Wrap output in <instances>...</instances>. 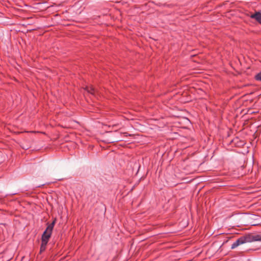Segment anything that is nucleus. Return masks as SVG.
<instances>
[{
	"instance_id": "obj_1",
	"label": "nucleus",
	"mask_w": 261,
	"mask_h": 261,
	"mask_svg": "<svg viewBox=\"0 0 261 261\" xmlns=\"http://www.w3.org/2000/svg\"><path fill=\"white\" fill-rule=\"evenodd\" d=\"M56 222V219H55L50 224H49L46 227L45 230L44 231L41 237V242H45L48 243L49 238L51 237L53 228Z\"/></svg>"
},
{
	"instance_id": "obj_2",
	"label": "nucleus",
	"mask_w": 261,
	"mask_h": 261,
	"mask_svg": "<svg viewBox=\"0 0 261 261\" xmlns=\"http://www.w3.org/2000/svg\"><path fill=\"white\" fill-rule=\"evenodd\" d=\"M250 17V18H251L252 19H254L259 24H261V12L260 11L255 12L254 13L252 14Z\"/></svg>"
},
{
	"instance_id": "obj_3",
	"label": "nucleus",
	"mask_w": 261,
	"mask_h": 261,
	"mask_svg": "<svg viewBox=\"0 0 261 261\" xmlns=\"http://www.w3.org/2000/svg\"><path fill=\"white\" fill-rule=\"evenodd\" d=\"M245 243V240L243 238H240L238 239L236 241L233 242V243L232 244L231 248L234 249L238 247V246L243 244Z\"/></svg>"
},
{
	"instance_id": "obj_4",
	"label": "nucleus",
	"mask_w": 261,
	"mask_h": 261,
	"mask_svg": "<svg viewBox=\"0 0 261 261\" xmlns=\"http://www.w3.org/2000/svg\"><path fill=\"white\" fill-rule=\"evenodd\" d=\"M86 90L92 95H95L96 90L92 86H87L85 88Z\"/></svg>"
},
{
	"instance_id": "obj_5",
	"label": "nucleus",
	"mask_w": 261,
	"mask_h": 261,
	"mask_svg": "<svg viewBox=\"0 0 261 261\" xmlns=\"http://www.w3.org/2000/svg\"><path fill=\"white\" fill-rule=\"evenodd\" d=\"M47 243H46L45 242H41V244L40 248V253H42V252H43L45 250Z\"/></svg>"
},
{
	"instance_id": "obj_6",
	"label": "nucleus",
	"mask_w": 261,
	"mask_h": 261,
	"mask_svg": "<svg viewBox=\"0 0 261 261\" xmlns=\"http://www.w3.org/2000/svg\"><path fill=\"white\" fill-rule=\"evenodd\" d=\"M252 240L253 241L261 242V235L256 234V235L252 236Z\"/></svg>"
},
{
	"instance_id": "obj_7",
	"label": "nucleus",
	"mask_w": 261,
	"mask_h": 261,
	"mask_svg": "<svg viewBox=\"0 0 261 261\" xmlns=\"http://www.w3.org/2000/svg\"><path fill=\"white\" fill-rule=\"evenodd\" d=\"M255 79L257 81H261V71L255 75Z\"/></svg>"
}]
</instances>
